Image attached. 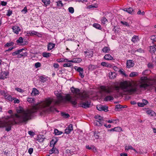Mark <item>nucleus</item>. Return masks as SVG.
Returning a JSON list of instances; mask_svg holds the SVG:
<instances>
[{
	"label": "nucleus",
	"mask_w": 156,
	"mask_h": 156,
	"mask_svg": "<svg viewBox=\"0 0 156 156\" xmlns=\"http://www.w3.org/2000/svg\"><path fill=\"white\" fill-rule=\"evenodd\" d=\"M55 94L57 96L58 100H55L51 98H46L43 108V111L44 112H54L56 110L54 107L50 106L51 104L54 105H58L61 102L64 101L70 102L74 105H76V101L73 100V98L69 94H68L65 96H62L61 94H58L57 92H55Z\"/></svg>",
	"instance_id": "1"
},
{
	"label": "nucleus",
	"mask_w": 156,
	"mask_h": 156,
	"mask_svg": "<svg viewBox=\"0 0 156 156\" xmlns=\"http://www.w3.org/2000/svg\"><path fill=\"white\" fill-rule=\"evenodd\" d=\"M17 112L21 114L19 115L17 114H15V116L19 123H26L28 120L31 119V115L34 112L30 110H27L23 111L21 108H20L16 109Z\"/></svg>",
	"instance_id": "2"
},
{
	"label": "nucleus",
	"mask_w": 156,
	"mask_h": 156,
	"mask_svg": "<svg viewBox=\"0 0 156 156\" xmlns=\"http://www.w3.org/2000/svg\"><path fill=\"white\" fill-rule=\"evenodd\" d=\"M16 123L17 122L12 117L8 119L4 122L0 121V128L6 127L5 130L7 131H9L11 129L12 125Z\"/></svg>",
	"instance_id": "3"
},
{
	"label": "nucleus",
	"mask_w": 156,
	"mask_h": 156,
	"mask_svg": "<svg viewBox=\"0 0 156 156\" xmlns=\"http://www.w3.org/2000/svg\"><path fill=\"white\" fill-rule=\"evenodd\" d=\"M120 87L124 91L129 93L136 92L137 90L136 87H133L130 83L126 81L121 83Z\"/></svg>",
	"instance_id": "4"
},
{
	"label": "nucleus",
	"mask_w": 156,
	"mask_h": 156,
	"mask_svg": "<svg viewBox=\"0 0 156 156\" xmlns=\"http://www.w3.org/2000/svg\"><path fill=\"white\" fill-rule=\"evenodd\" d=\"M70 89L71 92L74 94V97H72L71 96H70L73 98V100H75L76 101V104H77L76 100L77 98H80L82 97V99H83L87 97V95L81 94L80 92V90L78 88H75L73 87H72Z\"/></svg>",
	"instance_id": "5"
},
{
	"label": "nucleus",
	"mask_w": 156,
	"mask_h": 156,
	"mask_svg": "<svg viewBox=\"0 0 156 156\" xmlns=\"http://www.w3.org/2000/svg\"><path fill=\"white\" fill-rule=\"evenodd\" d=\"M141 81L140 84V87L141 88H143L145 89H149L151 88L150 86L156 83V80L152 81L150 84H148L147 81V78L146 76L142 77L140 78Z\"/></svg>",
	"instance_id": "6"
},
{
	"label": "nucleus",
	"mask_w": 156,
	"mask_h": 156,
	"mask_svg": "<svg viewBox=\"0 0 156 156\" xmlns=\"http://www.w3.org/2000/svg\"><path fill=\"white\" fill-rule=\"evenodd\" d=\"M88 98V96L87 95L86 98L83 99H82V97L81 98H80L81 101L80 102L79 106L85 108H89L90 105L91 101L90 100L87 99Z\"/></svg>",
	"instance_id": "7"
},
{
	"label": "nucleus",
	"mask_w": 156,
	"mask_h": 156,
	"mask_svg": "<svg viewBox=\"0 0 156 156\" xmlns=\"http://www.w3.org/2000/svg\"><path fill=\"white\" fill-rule=\"evenodd\" d=\"M100 88L101 90L104 91L107 94H110L112 92V90L111 87L102 86Z\"/></svg>",
	"instance_id": "8"
},
{
	"label": "nucleus",
	"mask_w": 156,
	"mask_h": 156,
	"mask_svg": "<svg viewBox=\"0 0 156 156\" xmlns=\"http://www.w3.org/2000/svg\"><path fill=\"white\" fill-rule=\"evenodd\" d=\"M97 109L100 111H103L105 112H107L108 111V106H104L103 105H100L97 106Z\"/></svg>",
	"instance_id": "9"
},
{
	"label": "nucleus",
	"mask_w": 156,
	"mask_h": 156,
	"mask_svg": "<svg viewBox=\"0 0 156 156\" xmlns=\"http://www.w3.org/2000/svg\"><path fill=\"white\" fill-rule=\"evenodd\" d=\"M27 34L28 36H30L32 35H36L40 37H41L42 36L41 34L35 31H30L28 32L27 33Z\"/></svg>",
	"instance_id": "10"
},
{
	"label": "nucleus",
	"mask_w": 156,
	"mask_h": 156,
	"mask_svg": "<svg viewBox=\"0 0 156 156\" xmlns=\"http://www.w3.org/2000/svg\"><path fill=\"white\" fill-rule=\"evenodd\" d=\"M73 126L72 124H70L65 130V133L68 134L73 130Z\"/></svg>",
	"instance_id": "11"
},
{
	"label": "nucleus",
	"mask_w": 156,
	"mask_h": 156,
	"mask_svg": "<svg viewBox=\"0 0 156 156\" xmlns=\"http://www.w3.org/2000/svg\"><path fill=\"white\" fill-rule=\"evenodd\" d=\"M134 63L132 60H128L126 63L127 67L128 68H130L133 67L134 66Z\"/></svg>",
	"instance_id": "12"
},
{
	"label": "nucleus",
	"mask_w": 156,
	"mask_h": 156,
	"mask_svg": "<svg viewBox=\"0 0 156 156\" xmlns=\"http://www.w3.org/2000/svg\"><path fill=\"white\" fill-rule=\"evenodd\" d=\"M12 29L13 32L16 34H19V32L20 30V27L16 26L13 27L12 28Z\"/></svg>",
	"instance_id": "13"
},
{
	"label": "nucleus",
	"mask_w": 156,
	"mask_h": 156,
	"mask_svg": "<svg viewBox=\"0 0 156 156\" xmlns=\"http://www.w3.org/2000/svg\"><path fill=\"white\" fill-rule=\"evenodd\" d=\"M4 96L6 99L9 100V101H12L16 99L15 98H12L11 95H7L6 94H5L4 95Z\"/></svg>",
	"instance_id": "14"
},
{
	"label": "nucleus",
	"mask_w": 156,
	"mask_h": 156,
	"mask_svg": "<svg viewBox=\"0 0 156 156\" xmlns=\"http://www.w3.org/2000/svg\"><path fill=\"white\" fill-rule=\"evenodd\" d=\"M55 44L52 43L50 42L48 43V50L49 51L53 49L55 46Z\"/></svg>",
	"instance_id": "15"
},
{
	"label": "nucleus",
	"mask_w": 156,
	"mask_h": 156,
	"mask_svg": "<svg viewBox=\"0 0 156 156\" xmlns=\"http://www.w3.org/2000/svg\"><path fill=\"white\" fill-rule=\"evenodd\" d=\"M49 153L50 154H52L53 153L58 154L59 151L57 149H56L55 148L53 147L49 151Z\"/></svg>",
	"instance_id": "16"
},
{
	"label": "nucleus",
	"mask_w": 156,
	"mask_h": 156,
	"mask_svg": "<svg viewBox=\"0 0 156 156\" xmlns=\"http://www.w3.org/2000/svg\"><path fill=\"white\" fill-rule=\"evenodd\" d=\"M82 61V59L80 58H75L70 61V62L74 63H79Z\"/></svg>",
	"instance_id": "17"
},
{
	"label": "nucleus",
	"mask_w": 156,
	"mask_h": 156,
	"mask_svg": "<svg viewBox=\"0 0 156 156\" xmlns=\"http://www.w3.org/2000/svg\"><path fill=\"white\" fill-rule=\"evenodd\" d=\"M39 93V91L36 88H34L33 89V90L31 93V94L32 95L36 96V95H38Z\"/></svg>",
	"instance_id": "18"
},
{
	"label": "nucleus",
	"mask_w": 156,
	"mask_h": 156,
	"mask_svg": "<svg viewBox=\"0 0 156 156\" xmlns=\"http://www.w3.org/2000/svg\"><path fill=\"white\" fill-rule=\"evenodd\" d=\"M114 99L113 97L111 95H108L106 96L104 99V100L105 101H110L113 100Z\"/></svg>",
	"instance_id": "19"
},
{
	"label": "nucleus",
	"mask_w": 156,
	"mask_h": 156,
	"mask_svg": "<svg viewBox=\"0 0 156 156\" xmlns=\"http://www.w3.org/2000/svg\"><path fill=\"white\" fill-rule=\"evenodd\" d=\"M104 58L107 60H112L113 59V58L110 54H106L104 57Z\"/></svg>",
	"instance_id": "20"
},
{
	"label": "nucleus",
	"mask_w": 156,
	"mask_h": 156,
	"mask_svg": "<svg viewBox=\"0 0 156 156\" xmlns=\"http://www.w3.org/2000/svg\"><path fill=\"white\" fill-rule=\"evenodd\" d=\"M55 139L56 140L53 143V142L54 141V139L52 140L51 141V142L50 145V146L51 147H54L55 144H56L58 140V139H57V138H55Z\"/></svg>",
	"instance_id": "21"
},
{
	"label": "nucleus",
	"mask_w": 156,
	"mask_h": 156,
	"mask_svg": "<svg viewBox=\"0 0 156 156\" xmlns=\"http://www.w3.org/2000/svg\"><path fill=\"white\" fill-rule=\"evenodd\" d=\"M122 10L128 12L129 13H131L133 11V9L131 7L128 8H124L122 9Z\"/></svg>",
	"instance_id": "22"
},
{
	"label": "nucleus",
	"mask_w": 156,
	"mask_h": 156,
	"mask_svg": "<svg viewBox=\"0 0 156 156\" xmlns=\"http://www.w3.org/2000/svg\"><path fill=\"white\" fill-rule=\"evenodd\" d=\"M24 50L23 48H22L20 49H19L18 50H17L16 51H14L12 53V55L13 56H16V55L19 54V53H21Z\"/></svg>",
	"instance_id": "23"
},
{
	"label": "nucleus",
	"mask_w": 156,
	"mask_h": 156,
	"mask_svg": "<svg viewBox=\"0 0 156 156\" xmlns=\"http://www.w3.org/2000/svg\"><path fill=\"white\" fill-rule=\"evenodd\" d=\"M51 55V53L45 52H43L42 54V55L43 57L46 58L50 57Z\"/></svg>",
	"instance_id": "24"
},
{
	"label": "nucleus",
	"mask_w": 156,
	"mask_h": 156,
	"mask_svg": "<svg viewBox=\"0 0 156 156\" xmlns=\"http://www.w3.org/2000/svg\"><path fill=\"white\" fill-rule=\"evenodd\" d=\"M147 113L151 116H154L156 114L155 112L154 111L151 110H147Z\"/></svg>",
	"instance_id": "25"
},
{
	"label": "nucleus",
	"mask_w": 156,
	"mask_h": 156,
	"mask_svg": "<svg viewBox=\"0 0 156 156\" xmlns=\"http://www.w3.org/2000/svg\"><path fill=\"white\" fill-rule=\"evenodd\" d=\"M97 68V66L96 65H90L88 66V69L90 70H93Z\"/></svg>",
	"instance_id": "26"
},
{
	"label": "nucleus",
	"mask_w": 156,
	"mask_h": 156,
	"mask_svg": "<svg viewBox=\"0 0 156 156\" xmlns=\"http://www.w3.org/2000/svg\"><path fill=\"white\" fill-rule=\"evenodd\" d=\"M129 149H131L134 151L135 152H137L136 150L135 149L133 148L131 146H125V150L126 151H128Z\"/></svg>",
	"instance_id": "27"
},
{
	"label": "nucleus",
	"mask_w": 156,
	"mask_h": 156,
	"mask_svg": "<svg viewBox=\"0 0 156 156\" xmlns=\"http://www.w3.org/2000/svg\"><path fill=\"white\" fill-rule=\"evenodd\" d=\"M150 52L151 53H154L156 50V48L154 46H151L150 47Z\"/></svg>",
	"instance_id": "28"
},
{
	"label": "nucleus",
	"mask_w": 156,
	"mask_h": 156,
	"mask_svg": "<svg viewBox=\"0 0 156 156\" xmlns=\"http://www.w3.org/2000/svg\"><path fill=\"white\" fill-rule=\"evenodd\" d=\"M110 50V48L108 47H105L102 49V51L104 53L108 52Z\"/></svg>",
	"instance_id": "29"
},
{
	"label": "nucleus",
	"mask_w": 156,
	"mask_h": 156,
	"mask_svg": "<svg viewBox=\"0 0 156 156\" xmlns=\"http://www.w3.org/2000/svg\"><path fill=\"white\" fill-rule=\"evenodd\" d=\"M1 76H2L3 78H6V76H7L8 75L9 73L7 72H2L1 73Z\"/></svg>",
	"instance_id": "30"
},
{
	"label": "nucleus",
	"mask_w": 156,
	"mask_h": 156,
	"mask_svg": "<svg viewBox=\"0 0 156 156\" xmlns=\"http://www.w3.org/2000/svg\"><path fill=\"white\" fill-rule=\"evenodd\" d=\"M63 132H62L59 131L57 129H55L54 130V133L55 135H60Z\"/></svg>",
	"instance_id": "31"
},
{
	"label": "nucleus",
	"mask_w": 156,
	"mask_h": 156,
	"mask_svg": "<svg viewBox=\"0 0 156 156\" xmlns=\"http://www.w3.org/2000/svg\"><path fill=\"white\" fill-rule=\"evenodd\" d=\"M93 26L99 30H101V25L98 23L94 24L93 25Z\"/></svg>",
	"instance_id": "32"
},
{
	"label": "nucleus",
	"mask_w": 156,
	"mask_h": 156,
	"mask_svg": "<svg viewBox=\"0 0 156 156\" xmlns=\"http://www.w3.org/2000/svg\"><path fill=\"white\" fill-rule=\"evenodd\" d=\"M61 115L65 118H67L69 117V115L68 113H66L64 112H62Z\"/></svg>",
	"instance_id": "33"
},
{
	"label": "nucleus",
	"mask_w": 156,
	"mask_h": 156,
	"mask_svg": "<svg viewBox=\"0 0 156 156\" xmlns=\"http://www.w3.org/2000/svg\"><path fill=\"white\" fill-rule=\"evenodd\" d=\"M101 65L105 67H111V66L110 64H108L107 63L103 62L101 63Z\"/></svg>",
	"instance_id": "34"
},
{
	"label": "nucleus",
	"mask_w": 156,
	"mask_h": 156,
	"mask_svg": "<svg viewBox=\"0 0 156 156\" xmlns=\"http://www.w3.org/2000/svg\"><path fill=\"white\" fill-rule=\"evenodd\" d=\"M14 44V42L12 41L9 43H7L4 45L5 47H8L10 46H12Z\"/></svg>",
	"instance_id": "35"
},
{
	"label": "nucleus",
	"mask_w": 156,
	"mask_h": 156,
	"mask_svg": "<svg viewBox=\"0 0 156 156\" xmlns=\"http://www.w3.org/2000/svg\"><path fill=\"white\" fill-rule=\"evenodd\" d=\"M23 38L21 37H19V39L16 40V42L17 43L21 44L23 43Z\"/></svg>",
	"instance_id": "36"
},
{
	"label": "nucleus",
	"mask_w": 156,
	"mask_h": 156,
	"mask_svg": "<svg viewBox=\"0 0 156 156\" xmlns=\"http://www.w3.org/2000/svg\"><path fill=\"white\" fill-rule=\"evenodd\" d=\"M42 1L46 6L49 4L50 2V0H42Z\"/></svg>",
	"instance_id": "37"
},
{
	"label": "nucleus",
	"mask_w": 156,
	"mask_h": 156,
	"mask_svg": "<svg viewBox=\"0 0 156 156\" xmlns=\"http://www.w3.org/2000/svg\"><path fill=\"white\" fill-rule=\"evenodd\" d=\"M121 23L124 26L126 27H129V25L128 23L124 21H121Z\"/></svg>",
	"instance_id": "38"
},
{
	"label": "nucleus",
	"mask_w": 156,
	"mask_h": 156,
	"mask_svg": "<svg viewBox=\"0 0 156 156\" xmlns=\"http://www.w3.org/2000/svg\"><path fill=\"white\" fill-rule=\"evenodd\" d=\"M76 68H77V67H75V69L78 72L80 73L82 72L83 71V69L80 67H79L77 68V69H76Z\"/></svg>",
	"instance_id": "39"
},
{
	"label": "nucleus",
	"mask_w": 156,
	"mask_h": 156,
	"mask_svg": "<svg viewBox=\"0 0 156 156\" xmlns=\"http://www.w3.org/2000/svg\"><path fill=\"white\" fill-rule=\"evenodd\" d=\"M138 74V73L137 72H133L130 73L129 75V76L131 77H134L137 76Z\"/></svg>",
	"instance_id": "40"
},
{
	"label": "nucleus",
	"mask_w": 156,
	"mask_h": 156,
	"mask_svg": "<svg viewBox=\"0 0 156 156\" xmlns=\"http://www.w3.org/2000/svg\"><path fill=\"white\" fill-rule=\"evenodd\" d=\"M94 124L98 126H101L102 125V124L100 121L97 120L96 122H94Z\"/></svg>",
	"instance_id": "41"
},
{
	"label": "nucleus",
	"mask_w": 156,
	"mask_h": 156,
	"mask_svg": "<svg viewBox=\"0 0 156 156\" xmlns=\"http://www.w3.org/2000/svg\"><path fill=\"white\" fill-rule=\"evenodd\" d=\"M39 79H40V81L43 83H44L46 80V79L44 77L42 76H40L39 77Z\"/></svg>",
	"instance_id": "42"
},
{
	"label": "nucleus",
	"mask_w": 156,
	"mask_h": 156,
	"mask_svg": "<svg viewBox=\"0 0 156 156\" xmlns=\"http://www.w3.org/2000/svg\"><path fill=\"white\" fill-rule=\"evenodd\" d=\"M138 39V36L134 35L132 38V41L133 42H135L137 41V40Z\"/></svg>",
	"instance_id": "43"
},
{
	"label": "nucleus",
	"mask_w": 156,
	"mask_h": 156,
	"mask_svg": "<svg viewBox=\"0 0 156 156\" xmlns=\"http://www.w3.org/2000/svg\"><path fill=\"white\" fill-rule=\"evenodd\" d=\"M94 118L98 120L99 121H101L102 120H103V117L99 115H96Z\"/></svg>",
	"instance_id": "44"
},
{
	"label": "nucleus",
	"mask_w": 156,
	"mask_h": 156,
	"mask_svg": "<svg viewBox=\"0 0 156 156\" xmlns=\"http://www.w3.org/2000/svg\"><path fill=\"white\" fill-rule=\"evenodd\" d=\"M115 131L120 132L122 130V129L120 127H116L114 128Z\"/></svg>",
	"instance_id": "45"
},
{
	"label": "nucleus",
	"mask_w": 156,
	"mask_h": 156,
	"mask_svg": "<svg viewBox=\"0 0 156 156\" xmlns=\"http://www.w3.org/2000/svg\"><path fill=\"white\" fill-rule=\"evenodd\" d=\"M57 5L58 6L62 7L63 6V4L62 3L61 1H58L57 2Z\"/></svg>",
	"instance_id": "46"
},
{
	"label": "nucleus",
	"mask_w": 156,
	"mask_h": 156,
	"mask_svg": "<svg viewBox=\"0 0 156 156\" xmlns=\"http://www.w3.org/2000/svg\"><path fill=\"white\" fill-rule=\"evenodd\" d=\"M72 66L71 63H65L63 64V66L64 67H70Z\"/></svg>",
	"instance_id": "47"
},
{
	"label": "nucleus",
	"mask_w": 156,
	"mask_h": 156,
	"mask_svg": "<svg viewBox=\"0 0 156 156\" xmlns=\"http://www.w3.org/2000/svg\"><path fill=\"white\" fill-rule=\"evenodd\" d=\"M27 101L30 103H32L34 101V99L33 98H28Z\"/></svg>",
	"instance_id": "48"
},
{
	"label": "nucleus",
	"mask_w": 156,
	"mask_h": 156,
	"mask_svg": "<svg viewBox=\"0 0 156 156\" xmlns=\"http://www.w3.org/2000/svg\"><path fill=\"white\" fill-rule=\"evenodd\" d=\"M99 133L98 132H96L95 131V132H94V136L95 137V138L96 139H98L99 137V136L98 135V134Z\"/></svg>",
	"instance_id": "49"
},
{
	"label": "nucleus",
	"mask_w": 156,
	"mask_h": 156,
	"mask_svg": "<svg viewBox=\"0 0 156 156\" xmlns=\"http://www.w3.org/2000/svg\"><path fill=\"white\" fill-rule=\"evenodd\" d=\"M69 11L71 13H73L74 12V9L73 7H70L68 9Z\"/></svg>",
	"instance_id": "50"
},
{
	"label": "nucleus",
	"mask_w": 156,
	"mask_h": 156,
	"mask_svg": "<svg viewBox=\"0 0 156 156\" xmlns=\"http://www.w3.org/2000/svg\"><path fill=\"white\" fill-rule=\"evenodd\" d=\"M107 19L105 17H103L101 20L102 22L104 24H105V22H107Z\"/></svg>",
	"instance_id": "51"
},
{
	"label": "nucleus",
	"mask_w": 156,
	"mask_h": 156,
	"mask_svg": "<svg viewBox=\"0 0 156 156\" xmlns=\"http://www.w3.org/2000/svg\"><path fill=\"white\" fill-rule=\"evenodd\" d=\"M122 108V105H116L115 106V110L116 111V109H118L119 108Z\"/></svg>",
	"instance_id": "52"
},
{
	"label": "nucleus",
	"mask_w": 156,
	"mask_h": 156,
	"mask_svg": "<svg viewBox=\"0 0 156 156\" xmlns=\"http://www.w3.org/2000/svg\"><path fill=\"white\" fill-rule=\"evenodd\" d=\"M41 66V64L39 62H37L35 64V66L36 68H38Z\"/></svg>",
	"instance_id": "53"
},
{
	"label": "nucleus",
	"mask_w": 156,
	"mask_h": 156,
	"mask_svg": "<svg viewBox=\"0 0 156 156\" xmlns=\"http://www.w3.org/2000/svg\"><path fill=\"white\" fill-rule=\"evenodd\" d=\"M119 72L121 74H122V75H124L125 77H127L128 76V75H126L125 73V72L122 70H119Z\"/></svg>",
	"instance_id": "54"
},
{
	"label": "nucleus",
	"mask_w": 156,
	"mask_h": 156,
	"mask_svg": "<svg viewBox=\"0 0 156 156\" xmlns=\"http://www.w3.org/2000/svg\"><path fill=\"white\" fill-rule=\"evenodd\" d=\"M15 90H16L18 92H20L23 93L24 92V90H23L20 88H16Z\"/></svg>",
	"instance_id": "55"
},
{
	"label": "nucleus",
	"mask_w": 156,
	"mask_h": 156,
	"mask_svg": "<svg viewBox=\"0 0 156 156\" xmlns=\"http://www.w3.org/2000/svg\"><path fill=\"white\" fill-rule=\"evenodd\" d=\"M12 13V11L11 10H8V12L7 14H6V15L7 16H10Z\"/></svg>",
	"instance_id": "56"
},
{
	"label": "nucleus",
	"mask_w": 156,
	"mask_h": 156,
	"mask_svg": "<svg viewBox=\"0 0 156 156\" xmlns=\"http://www.w3.org/2000/svg\"><path fill=\"white\" fill-rule=\"evenodd\" d=\"M137 105L139 107H143L144 106V104L143 102H138L137 103Z\"/></svg>",
	"instance_id": "57"
},
{
	"label": "nucleus",
	"mask_w": 156,
	"mask_h": 156,
	"mask_svg": "<svg viewBox=\"0 0 156 156\" xmlns=\"http://www.w3.org/2000/svg\"><path fill=\"white\" fill-rule=\"evenodd\" d=\"M150 38L151 40H153L154 41H156V37L154 36H152Z\"/></svg>",
	"instance_id": "58"
},
{
	"label": "nucleus",
	"mask_w": 156,
	"mask_h": 156,
	"mask_svg": "<svg viewBox=\"0 0 156 156\" xmlns=\"http://www.w3.org/2000/svg\"><path fill=\"white\" fill-rule=\"evenodd\" d=\"M33 151V149L32 148H30L28 149V152L30 154H31L32 153Z\"/></svg>",
	"instance_id": "59"
},
{
	"label": "nucleus",
	"mask_w": 156,
	"mask_h": 156,
	"mask_svg": "<svg viewBox=\"0 0 156 156\" xmlns=\"http://www.w3.org/2000/svg\"><path fill=\"white\" fill-rule=\"evenodd\" d=\"M21 12H24V13H26L27 12V7L26 6L25 7L24 9L21 11Z\"/></svg>",
	"instance_id": "60"
},
{
	"label": "nucleus",
	"mask_w": 156,
	"mask_h": 156,
	"mask_svg": "<svg viewBox=\"0 0 156 156\" xmlns=\"http://www.w3.org/2000/svg\"><path fill=\"white\" fill-rule=\"evenodd\" d=\"M142 101L143 103H144V106L146 105L148 103V101L145 99H143Z\"/></svg>",
	"instance_id": "61"
},
{
	"label": "nucleus",
	"mask_w": 156,
	"mask_h": 156,
	"mask_svg": "<svg viewBox=\"0 0 156 156\" xmlns=\"http://www.w3.org/2000/svg\"><path fill=\"white\" fill-rule=\"evenodd\" d=\"M147 66L149 68H151L153 67V65L151 63H149L147 64Z\"/></svg>",
	"instance_id": "62"
},
{
	"label": "nucleus",
	"mask_w": 156,
	"mask_h": 156,
	"mask_svg": "<svg viewBox=\"0 0 156 156\" xmlns=\"http://www.w3.org/2000/svg\"><path fill=\"white\" fill-rule=\"evenodd\" d=\"M7 4V2L4 1H2L1 2V5L2 6H5Z\"/></svg>",
	"instance_id": "63"
},
{
	"label": "nucleus",
	"mask_w": 156,
	"mask_h": 156,
	"mask_svg": "<svg viewBox=\"0 0 156 156\" xmlns=\"http://www.w3.org/2000/svg\"><path fill=\"white\" fill-rule=\"evenodd\" d=\"M120 156H128L127 154L126 153H122L120 154Z\"/></svg>",
	"instance_id": "64"
}]
</instances>
